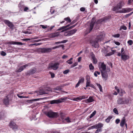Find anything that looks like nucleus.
Masks as SVG:
<instances>
[{"mask_svg":"<svg viewBox=\"0 0 133 133\" xmlns=\"http://www.w3.org/2000/svg\"><path fill=\"white\" fill-rule=\"evenodd\" d=\"M105 34L103 32H101L99 35L96 38L95 41H91L90 43L92 46L95 48L98 47V42L102 40L105 36Z\"/></svg>","mask_w":133,"mask_h":133,"instance_id":"1","label":"nucleus"},{"mask_svg":"<svg viewBox=\"0 0 133 133\" xmlns=\"http://www.w3.org/2000/svg\"><path fill=\"white\" fill-rule=\"evenodd\" d=\"M125 4L123 1H120L116 5L113 7L112 10L115 11L116 13H120L118 12V11H120L119 10L124 6Z\"/></svg>","mask_w":133,"mask_h":133,"instance_id":"2","label":"nucleus"},{"mask_svg":"<svg viewBox=\"0 0 133 133\" xmlns=\"http://www.w3.org/2000/svg\"><path fill=\"white\" fill-rule=\"evenodd\" d=\"M75 22L74 21L71 22L70 24L67 25L65 26L61 27L59 28L57 30L58 31H59L62 30L61 32H63L69 29H71L75 27L76 26V25H73L68 28V27H69L70 25H72Z\"/></svg>","mask_w":133,"mask_h":133,"instance_id":"3","label":"nucleus"},{"mask_svg":"<svg viewBox=\"0 0 133 133\" xmlns=\"http://www.w3.org/2000/svg\"><path fill=\"white\" fill-rule=\"evenodd\" d=\"M59 48L58 46H54L52 48H42L39 49L38 50L42 53H48L51 51L52 49Z\"/></svg>","mask_w":133,"mask_h":133,"instance_id":"4","label":"nucleus"},{"mask_svg":"<svg viewBox=\"0 0 133 133\" xmlns=\"http://www.w3.org/2000/svg\"><path fill=\"white\" fill-rule=\"evenodd\" d=\"M129 99L125 98H120L117 101V103L119 104H128L129 103Z\"/></svg>","mask_w":133,"mask_h":133,"instance_id":"5","label":"nucleus"},{"mask_svg":"<svg viewBox=\"0 0 133 133\" xmlns=\"http://www.w3.org/2000/svg\"><path fill=\"white\" fill-rule=\"evenodd\" d=\"M45 114L47 116L50 118L55 117L57 116V113L56 112H54L51 110L45 112Z\"/></svg>","mask_w":133,"mask_h":133,"instance_id":"6","label":"nucleus"},{"mask_svg":"<svg viewBox=\"0 0 133 133\" xmlns=\"http://www.w3.org/2000/svg\"><path fill=\"white\" fill-rule=\"evenodd\" d=\"M117 55L118 56H121V59L124 61L128 59L129 58V56L124 54V52L122 54H121V53L119 52H117Z\"/></svg>","mask_w":133,"mask_h":133,"instance_id":"7","label":"nucleus"},{"mask_svg":"<svg viewBox=\"0 0 133 133\" xmlns=\"http://www.w3.org/2000/svg\"><path fill=\"white\" fill-rule=\"evenodd\" d=\"M59 63H51L49 65V68H51L54 70H56L58 68L59 65Z\"/></svg>","mask_w":133,"mask_h":133,"instance_id":"8","label":"nucleus"},{"mask_svg":"<svg viewBox=\"0 0 133 133\" xmlns=\"http://www.w3.org/2000/svg\"><path fill=\"white\" fill-rule=\"evenodd\" d=\"M77 31L76 29H72L70 31L65 32L64 35L66 36H69L74 34Z\"/></svg>","mask_w":133,"mask_h":133,"instance_id":"9","label":"nucleus"},{"mask_svg":"<svg viewBox=\"0 0 133 133\" xmlns=\"http://www.w3.org/2000/svg\"><path fill=\"white\" fill-rule=\"evenodd\" d=\"M3 21L6 25L8 26L10 29L12 30L13 29L14 25L11 22L6 19L3 20Z\"/></svg>","mask_w":133,"mask_h":133,"instance_id":"10","label":"nucleus"},{"mask_svg":"<svg viewBox=\"0 0 133 133\" xmlns=\"http://www.w3.org/2000/svg\"><path fill=\"white\" fill-rule=\"evenodd\" d=\"M132 11L131 8H122L118 12L121 13H128Z\"/></svg>","mask_w":133,"mask_h":133,"instance_id":"11","label":"nucleus"},{"mask_svg":"<svg viewBox=\"0 0 133 133\" xmlns=\"http://www.w3.org/2000/svg\"><path fill=\"white\" fill-rule=\"evenodd\" d=\"M61 100H65V99L64 98H62L59 99L52 100L50 101V103L51 104H59L62 102V101Z\"/></svg>","mask_w":133,"mask_h":133,"instance_id":"12","label":"nucleus"},{"mask_svg":"<svg viewBox=\"0 0 133 133\" xmlns=\"http://www.w3.org/2000/svg\"><path fill=\"white\" fill-rule=\"evenodd\" d=\"M99 68L101 72L106 71V65L104 62L101 63V64L99 66Z\"/></svg>","mask_w":133,"mask_h":133,"instance_id":"13","label":"nucleus"},{"mask_svg":"<svg viewBox=\"0 0 133 133\" xmlns=\"http://www.w3.org/2000/svg\"><path fill=\"white\" fill-rule=\"evenodd\" d=\"M95 19L93 18L92 19L91 22L90 23L89 27L88 32H90L92 30L95 23Z\"/></svg>","mask_w":133,"mask_h":133,"instance_id":"14","label":"nucleus"},{"mask_svg":"<svg viewBox=\"0 0 133 133\" xmlns=\"http://www.w3.org/2000/svg\"><path fill=\"white\" fill-rule=\"evenodd\" d=\"M31 65L30 63L28 64H25L23 66H21L20 67L19 69L16 70V71L17 72H20L23 71L24 68H25L26 67L28 66H30Z\"/></svg>","mask_w":133,"mask_h":133,"instance_id":"15","label":"nucleus"},{"mask_svg":"<svg viewBox=\"0 0 133 133\" xmlns=\"http://www.w3.org/2000/svg\"><path fill=\"white\" fill-rule=\"evenodd\" d=\"M9 126L12 129H17L18 126L16 123L13 121H11L10 123Z\"/></svg>","mask_w":133,"mask_h":133,"instance_id":"16","label":"nucleus"},{"mask_svg":"<svg viewBox=\"0 0 133 133\" xmlns=\"http://www.w3.org/2000/svg\"><path fill=\"white\" fill-rule=\"evenodd\" d=\"M90 56L92 59L93 63L94 64H96L97 63V59L95 57V55L93 52H92L90 54Z\"/></svg>","mask_w":133,"mask_h":133,"instance_id":"17","label":"nucleus"},{"mask_svg":"<svg viewBox=\"0 0 133 133\" xmlns=\"http://www.w3.org/2000/svg\"><path fill=\"white\" fill-rule=\"evenodd\" d=\"M36 69L35 68H34L33 69H31L30 70L28 71L26 73V74L27 75H31L34 74L36 72Z\"/></svg>","mask_w":133,"mask_h":133,"instance_id":"18","label":"nucleus"},{"mask_svg":"<svg viewBox=\"0 0 133 133\" xmlns=\"http://www.w3.org/2000/svg\"><path fill=\"white\" fill-rule=\"evenodd\" d=\"M36 93L37 94V95L47 94L48 93V92H45L43 90H40L38 91H36L35 92V94H36Z\"/></svg>","mask_w":133,"mask_h":133,"instance_id":"19","label":"nucleus"},{"mask_svg":"<svg viewBox=\"0 0 133 133\" xmlns=\"http://www.w3.org/2000/svg\"><path fill=\"white\" fill-rule=\"evenodd\" d=\"M102 77L105 80H107L108 77V75L106 71L101 72Z\"/></svg>","mask_w":133,"mask_h":133,"instance_id":"20","label":"nucleus"},{"mask_svg":"<svg viewBox=\"0 0 133 133\" xmlns=\"http://www.w3.org/2000/svg\"><path fill=\"white\" fill-rule=\"evenodd\" d=\"M84 77H82L79 79V80L75 86L76 88H77L79 86L81 83H83L84 82Z\"/></svg>","mask_w":133,"mask_h":133,"instance_id":"21","label":"nucleus"},{"mask_svg":"<svg viewBox=\"0 0 133 133\" xmlns=\"http://www.w3.org/2000/svg\"><path fill=\"white\" fill-rule=\"evenodd\" d=\"M7 44H16L17 45H22V43L21 42L13 41L8 42L7 43Z\"/></svg>","mask_w":133,"mask_h":133,"instance_id":"22","label":"nucleus"},{"mask_svg":"<svg viewBox=\"0 0 133 133\" xmlns=\"http://www.w3.org/2000/svg\"><path fill=\"white\" fill-rule=\"evenodd\" d=\"M88 98V97L86 96L85 95H83L80 96L79 97H77L75 98V100L76 101H78V100H81L82 99L85 98Z\"/></svg>","mask_w":133,"mask_h":133,"instance_id":"23","label":"nucleus"},{"mask_svg":"<svg viewBox=\"0 0 133 133\" xmlns=\"http://www.w3.org/2000/svg\"><path fill=\"white\" fill-rule=\"evenodd\" d=\"M86 103H91L92 102L94 101V100L92 96H90L88 99L85 100Z\"/></svg>","mask_w":133,"mask_h":133,"instance_id":"24","label":"nucleus"},{"mask_svg":"<svg viewBox=\"0 0 133 133\" xmlns=\"http://www.w3.org/2000/svg\"><path fill=\"white\" fill-rule=\"evenodd\" d=\"M59 34L57 32L52 33L49 34V36L50 38H54L58 36Z\"/></svg>","mask_w":133,"mask_h":133,"instance_id":"25","label":"nucleus"},{"mask_svg":"<svg viewBox=\"0 0 133 133\" xmlns=\"http://www.w3.org/2000/svg\"><path fill=\"white\" fill-rule=\"evenodd\" d=\"M9 99L7 96L4 98L3 100V103L6 105H8L9 104Z\"/></svg>","mask_w":133,"mask_h":133,"instance_id":"26","label":"nucleus"},{"mask_svg":"<svg viewBox=\"0 0 133 133\" xmlns=\"http://www.w3.org/2000/svg\"><path fill=\"white\" fill-rule=\"evenodd\" d=\"M96 129L101 128H102L103 126V124L101 123H99L98 124H95Z\"/></svg>","mask_w":133,"mask_h":133,"instance_id":"27","label":"nucleus"},{"mask_svg":"<svg viewBox=\"0 0 133 133\" xmlns=\"http://www.w3.org/2000/svg\"><path fill=\"white\" fill-rule=\"evenodd\" d=\"M125 123V119L124 118H123L121 121L120 124V126L121 127H123Z\"/></svg>","mask_w":133,"mask_h":133,"instance_id":"28","label":"nucleus"},{"mask_svg":"<svg viewBox=\"0 0 133 133\" xmlns=\"http://www.w3.org/2000/svg\"><path fill=\"white\" fill-rule=\"evenodd\" d=\"M112 51V52H110L108 53H107V54L106 55H105V56L106 57L107 56H110L113 55L114 54V52L115 51L114 50Z\"/></svg>","mask_w":133,"mask_h":133,"instance_id":"29","label":"nucleus"},{"mask_svg":"<svg viewBox=\"0 0 133 133\" xmlns=\"http://www.w3.org/2000/svg\"><path fill=\"white\" fill-rule=\"evenodd\" d=\"M60 115L61 119H63L65 117V113L61 112L60 114Z\"/></svg>","mask_w":133,"mask_h":133,"instance_id":"30","label":"nucleus"},{"mask_svg":"<svg viewBox=\"0 0 133 133\" xmlns=\"http://www.w3.org/2000/svg\"><path fill=\"white\" fill-rule=\"evenodd\" d=\"M64 20L66 21L67 23H70L71 22V21L70 18L69 17L65 18L64 19Z\"/></svg>","mask_w":133,"mask_h":133,"instance_id":"31","label":"nucleus"},{"mask_svg":"<svg viewBox=\"0 0 133 133\" xmlns=\"http://www.w3.org/2000/svg\"><path fill=\"white\" fill-rule=\"evenodd\" d=\"M112 117L110 116H109L107 119H105V122L107 123H109L110 120L112 119Z\"/></svg>","mask_w":133,"mask_h":133,"instance_id":"32","label":"nucleus"},{"mask_svg":"<svg viewBox=\"0 0 133 133\" xmlns=\"http://www.w3.org/2000/svg\"><path fill=\"white\" fill-rule=\"evenodd\" d=\"M96 85L98 87V88H99L100 91L101 92H102L103 91L101 85L100 84L98 83H97Z\"/></svg>","mask_w":133,"mask_h":133,"instance_id":"33","label":"nucleus"},{"mask_svg":"<svg viewBox=\"0 0 133 133\" xmlns=\"http://www.w3.org/2000/svg\"><path fill=\"white\" fill-rule=\"evenodd\" d=\"M96 111L95 110L90 115V116H89L90 118H92L96 114Z\"/></svg>","mask_w":133,"mask_h":133,"instance_id":"34","label":"nucleus"},{"mask_svg":"<svg viewBox=\"0 0 133 133\" xmlns=\"http://www.w3.org/2000/svg\"><path fill=\"white\" fill-rule=\"evenodd\" d=\"M39 100V99H34L30 100H28L27 101H29V103H32V102H33L37 101Z\"/></svg>","mask_w":133,"mask_h":133,"instance_id":"35","label":"nucleus"},{"mask_svg":"<svg viewBox=\"0 0 133 133\" xmlns=\"http://www.w3.org/2000/svg\"><path fill=\"white\" fill-rule=\"evenodd\" d=\"M65 120L68 123H69L71 122L70 119L69 117H68L65 119Z\"/></svg>","mask_w":133,"mask_h":133,"instance_id":"36","label":"nucleus"},{"mask_svg":"<svg viewBox=\"0 0 133 133\" xmlns=\"http://www.w3.org/2000/svg\"><path fill=\"white\" fill-rule=\"evenodd\" d=\"M90 69L91 70H93L94 69V66H93L92 63L90 64L89 65Z\"/></svg>","mask_w":133,"mask_h":133,"instance_id":"37","label":"nucleus"},{"mask_svg":"<svg viewBox=\"0 0 133 133\" xmlns=\"http://www.w3.org/2000/svg\"><path fill=\"white\" fill-rule=\"evenodd\" d=\"M122 29L124 30H126L127 29V28L125 26H123L121 27L119 29V30H121Z\"/></svg>","mask_w":133,"mask_h":133,"instance_id":"38","label":"nucleus"},{"mask_svg":"<svg viewBox=\"0 0 133 133\" xmlns=\"http://www.w3.org/2000/svg\"><path fill=\"white\" fill-rule=\"evenodd\" d=\"M91 84H90V81H87L86 87H89V86L91 85Z\"/></svg>","mask_w":133,"mask_h":133,"instance_id":"39","label":"nucleus"},{"mask_svg":"<svg viewBox=\"0 0 133 133\" xmlns=\"http://www.w3.org/2000/svg\"><path fill=\"white\" fill-rule=\"evenodd\" d=\"M127 43L128 44H129V45H131L133 43V42L132 40H129L128 41Z\"/></svg>","mask_w":133,"mask_h":133,"instance_id":"40","label":"nucleus"},{"mask_svg":"<svg viewBox=\"0 0 133 133\" xmlns=\"http://www.w3.org/2000/svg\"><path fill=\"white\" fill-rule=\"evenodd\" d=\"M120 34H117L115 35H113L112 36L115 38H118L120 36Z\"/></svg>","mask_w":133,"mask_h":133,"instance_id":"41","label":"nucleus"},{"mask_svg":"<svg viewBox=\"0 0 133 133\" xmlns=\"http://www.w3.org/2000/svg\"><path fill=\"white\" fill-rule=\"evenodd\" d=\"M113 111L116 114H118V111L116 108H114L113 109Z\"/></svg>","mask_w":133,"mask_h":133,"instance_id":"42","label":"nucleus"},{"mask_svg":"<svg viewBox=\"0 0 133 133\" xmlns=\"http://www.w3.org/2000/svg\"><path fill=\"white\" fill-rule=\"evenodd\" d=\"M86 80L87 81H90V76L88 75H87L86 76Z\"/></svg>","mask_w":133,"mask_h":133,"instance_id":"43","label":"nucleus"},{"mask_svg":"<svg viewBox=\"0 0 133 133\" xmlns=\"http://www.w3.org/2000/svg\"><path fill=\"white\" fill-rule=\"evenodd\" d=\"M78 65V63L77 62H76L75 63H74L73 65H71V68H73Z\"/></svg>","mask_w":133,"mask_h":133,"instance_id":"44","label":"nucleus"},{"mask_svg":"<svg viewBox=\"0 0 133 133\" xmlns=\"http://www.w3.org/2000/svg\"><path fill=\"white\" fill-rule=\"evenodd\" d=\"M38 38V37H34V38H31V39L26 38V39H25V41H28V40H30L31 39H37Z\"/></svg>","mask_w":133,"mask_h":133,"instance_id":"45","label":"nucleus"},{"mask_svg":"<svg viewBox=\"0 0 133 133\" xmlns=\"http://www.w3.org/2000/svg\"><path fill=\"white\" fill-rule=\"evenodd\" d=\"M1 54L2 56H4L6 55V54L4 51H2L1 53Z\"/></svg>","mask_w":133,"mask_h":133,"instance_id":"46","label":"nucleus"},{"mask_svg":"<svg viewBox=\"0 0 133 133\" xmlns=\"http://www.w3.org/2000/svg\"><path fill=\"white\" fill-rule=\"evenodd\" d=\"M50 11L51 14H53L54 13L55 10H53V8L51 7V8Z\"/></svg>","mask_w":133,"mask_h":133,"instance_id":"47","label":"nucleus"},{"mask_svg":"<svg viewBox=\"0 0 133 133\" xmlns=\"http://www.w3.org/2000/svg\"><path fill=\"white\" fill-rule=\"evenodd\" d=\"M54 90H60L61 89V88L59 87H58L56 88H55L54 89Z\"/></svg>","mask_w":133,"mask_h":133,"instance_id":"48","label":"nucleus"},{"mask_svg":"<svg viewBox=\"0 0 133 133\" xmlns=\"http://www.w3.org/2000/svg\"><path fill=\"white\" fill-rule=\"evenodd\" d=\"M102 131V129H97L95 132V133H98L99 132H101Z\"/></svg>","mask_w":133,"mask_h":133,"instance_id":"49","label":"nucleus"},{"mask_svg":"<svg viewBox=\"0 0 133 133\" xmlns=\"http://www.w3.org/2000/svg\"><path fill=\"white\" fill-rule=\"evenodd\" d=\"M69 70H65L63 71V73L64 74H66L69 72Z\"/></svg>","mask_w":133,"mask_h":133,"instance_id":"50","label":"nucleus"},{"mask_svg":"<svg viewBox=\"0 0 133 133\" xmlns=\"http://www.w3.org/2000/svg\"><path fill=\"white\" fill-rule=\"evenodd\" d=\"M68 41L67 40H63V41H60L61 43H65L68 42Z\"/></svg>","mask_w":133,"mask_h":133,"instance_id":"51","label":"nucleus"},{"mask_svg":"<svg viewBox=\"0 0 133 133\" xmlns=\"http://www.w3.org/2000/svg\"><path fill=\"white\" fill-rule=\"evenodd\" d=\"M133 2V0H128V4H130L131 3Z\"/></svg>","mask_w":133,"mask_h":133,"instance_id":"52","label":"nucleus"},{"mask_svg":"<svg viewBox=\"0 0 133 133\" xmlns=\"http://www.w3.org/2000/svg\"><path fill=\"white\" fill-rule=\"evenodd\" d=\"M132 13H133V12H132L130 13L127 14L125 16L127 17H129V16H130Z\"/></svg>","mask_w":133,"mask_h":133,"instance_id":"53","label":"nucleus"},{"mask_svg":"<svg viewBox=\"0 0 133 133\" xmlns=\"http://www.w3.org/2000/svg\"><path fill=\"white\" fill-rule=\"evenodd\" d=\"M120 121V120L119 119H116L115 121V123H116V124H118L119 123Z\"/></svg>","mask_w":133,"mask_h":133,"instance_id":"54","label":"nucleus"},{"mask_svg":"<svg viewBox=\"0 0 133 133\" xmlns=\"http://www.w3.org/2000/svg\"><path fill=\"white\" fill-rule=\"evenodd\" d=\"M85 10V9L84 8L82 7L80 9V10L81 11H84Z\"/></svg>","mask_w":133,"mask_h":133,"instance_id":"55","label":"nucleus"},{"mask_svg":"<svg viewBox=\"0 0 133 133\" xmlns=\"http://www.w3.org/2000/svg\"><path fill=\"white\" fill-rule=\"evenodd\" d=\"M66 62L68 64H71L72 63V62L71 61H70L69 60H68V61H67Z\"/></svg>","mask_w":133,"mask_h":133,"instance_id":"56","label":"nucleus"},{"mask_svg":"<svg viewBox=\"0 0 133 133\" xmlns=\"http://www.w3.org/2000/svg\"><path fill=\"white\" fill-rule=\"evenodd\" d=\"M40 26L43 29H45L47 27L46 25H41Z\"/></svg>","mask_w":133,"mask_h":133,"instance_id":"57","label":"nucleus"},{"mask_svg":"<svg viewBox=\"0 0 133 133\" xmlns=\"http://www.w3.org/2000/svg\"><path fill=\"white\" fill-rule=\"evenodd\" d=\"M115 88L116 90L117 91V92L118 93L119 92V89H118V88L117 87L115 86Z\"/></svg>","mask_w":133,"mask_h":133,"instance_id":"58","label":"nucleus"},{"mask_svg":"<svg viewBox=\"0 0 133 133\" xmlns=\"http://www.w3.org/2000/svg\"><path fill=\"white\" fill-rule=\"evenodd\" d=\"M115 43L118 45H119L120 44V43L118 42H115Z\"/></svg>","mask_w":133,"mask_h":133,"instance_id":"59","label":"nucleus"},{"mask_svg":"<svg viewBox=\"0 0 133 133\" xmlns=\"http://www.w3.org/2000/svg\"><path fill=\"white\" fill-rule=\"evenodd\" d=\"M17 95L18 96V97L20 98H24V96H20L19 94H17Z\"/></svg>","mask_w":133,"mask_h":133,"instance_id":"60","label":"nucleus"},{"mask_svg":"<svg viewBox=\"0 0 133 133\" xmlns=\"http://www.w3.org/2000/svg\"><path fill=\"white\" fill-rule=\"evenodd\" d=\"M58 46H59V48L61 47H62V49H64V45H63V44L61 45H58Z\"/></svg>","mask_w":133,"mask_h":133,"instance_id":"61","label":"nucleus"},{"mask_svg":"<svg viewBox=\"0 0 133 133\" xmlns=\"http://www.w3.org/2000/svg\"><path fill=\"white\" fill-rule=\"evenodd\" d=\"M91 129H93L95 128L96 129V127L95 124L93 125L92 126L90 127Z\"/></svg>","mask_w":133,"mask_h":133,"instance_id":"62","label":"nucleus"},{"mask_svg":"<svg viewBox=\"0 0 133 133\" xmlns=\"http://www.w3.org/2000/svg\"><path fill=\"white\" fill-rule=\"evenodd\" d=\"M124 51V49L123 48H122L121 49V54H123V52Z\"/></svg>","mask_w":133,"mask_h":133,"instance_id":"63","label":"nucleus"},{"mask_svg":"<svg viewBox=\"0 0 133 133\" xmlns=\"http://www.w3.org/2000/svg\"><path fill=\"white\" fill-rule=\"evenodd\" d=\"M29 10V8L27 7H25L24 9V11H26L28 10Z\"/></svg>","mask_w":133,"mask_h":133,"instance_id":"64","label":"nucleus"}]
</instances>
